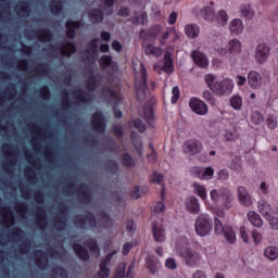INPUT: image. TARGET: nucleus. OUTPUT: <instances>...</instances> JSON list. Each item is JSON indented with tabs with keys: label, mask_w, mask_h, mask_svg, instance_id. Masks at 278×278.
<instances>
[{
	"label": "nucleus",
	"mask_w": 278,
	"mask_h": 278,
	"mask_svg": "<svg viewBox=\"0 0 278 278\" xmlns=\"http://www.w3.org/2000/svg\"><path fill=\"white\" fill-rule=\"evenodd\" d=\"M141 116L144 118L146 123H151L153 118H155L153 106H151L150 104H144L143 113L141 114Z\"/></svg>",
	"instance_id": "obj_40"
},
{
	"label": "nucleus",
	"mask_w": 278,
	"mask_h": 278,
	"mask_svg": "<svg viewBox=\"0 0 278 278\" xmlns=\"http://www.w3.org/2000/svg\"><path fill=\"white\" fill-rule=\"evenodd\" d=\"M78 200L85 205L92 203V193H90V187L87 184H81L77 190Z\"/></svg>",
	"instance_id": "obj_12"
},
{
	"label": "nucleus",
	"mask_w": 278,
	"mask_h": 278,
	"mask_svg": "<svg viewBox=\"0 0 278 278\" xmlns=\"http://www.w3.org/2000/svg\"><path fill=\"white\" fill-rule=\"evenodd\" d=\"M35 73L37 75H48L49 74V64L40 63L35 67Z\"/></svg>",
	"instance_id": "obj_52"
},
{
	"label": "nucleus",
	"mask_w": 278,
	"mask_h": 278,
	"mask_svg": "<svg viewBox=\"0 0 278 278\" xmlns=\"http://www.w3.org/2000/svg\"><path fill=\"white\" fill-rule=\"evenodd\" d=\"M214 51H216L217 55H220L222 58L227 53L238 55V53L242 51V43L238 39H232L229 41L228 49L223 46H215Z\"/></svg>",
	"instance_id": "obj_9"
},
{
	"label": "nucleus",
	"mask_w": 278,
	"mask_h": 278,
	"mask_svg": "<svg viewBox=\"0 0 278 278\" xmlns=\"http://www.w3.org/2000/svg\"><path fill=\"white\" fill-rule=\"evenodd\" d=\"M230 105L233 110H242V97L237 94L232 96L230 98Z\"/></svg>",
	"instance_id": "obj_49"
},
{
	"label": "nucleus",
	"mask_w": 278,
	"mask_h": 278,
	"mask_svg": "<svg viewBox=\"0 0 278 278\" xmlns=\"http://www.w3.org/2000/svg\"><path fill=\"white\" fill-rule=\"evenodd\" d=\"M202 99L204 101H207L210 105H216V98L214 97V93L210 90H204L202 93Z\"/></svg>",
	"instance_id": "obj_50"
},
{
	"label": "nucleus",
	"mask_w": 278,
	"mask_h": 278,
	"mask_svg": "<svg viewBox=\"0 0 278 278\" xmlns=\"http://www.w3.org/2000/svg\"><path fill=\"white\" fill-rule=\"evenodd\" d=\"M104 166L109 173H112V175H116V173H118V163L114 160L105 161Z\"/></svg>",
	"instance_id": "obj_46"
},
{
	"label": "nucleus",
	"mask_w": 278,
	"mask_h": 278,
	"mask_svg": "<svg viewBox=\"0 0 278 278\" xmlns=\"http://www.w3.org/2000/svg\"><path fill=\"white\" fill-rule=\"evenodd\" d=\"M98 216L100 217V227L102 229H112L113 223L112 217L105 211H100Z\"/></svg>",
	"instance_id": "obj_30"
},
{
	"label": "nucleus",
	"mask_w": 278,
	"mask_h": 278,
	"mask_svg": "<svg viewBox=\"0 0 278 278\" xmlns=\"http://www.w3.org/2000/svg\"><path fill=\"white\" fill-rule=\"evenodd\" d=\"M29 12H31V9L29 8V2H22V4L18 7V12L21 16H29Z\"/></svg>",
	"instance_id": "obj_51"
},
{
	"label": "nucleus",
	"mask_w": 278,
	"mask_h": 278,
	"mask_svg": "<svg viewBox=\"0 0 278 278\" xmlns=\"http://www.w3.org/2000/svg\"><path fill=\"white\" fill-rule=\"evenodd\" d=\"M71 247L78 260H81V262L90 261V252L81 243L73 242Z\"/></svg>",
	"instance_id": "obj_14"
},
{
	"label": "nucleus",
	"mask_w": 278,
	"mask_h": 278,
	"mask_svg": "<svg viewBox=\"0 0 278 278\" xmlns=\"http://www.w3.org/2000/svg\"><path fill=\"white\" fill-rule=\"evenodd\" d=\"M191 58L197 66L200 68H207V64H210V62L207 61L205 53L199 50H193L191 52Z\"/></svg>",
	"instance_id": "obj_22"
},
{
	"label": "nucleus",
	"mask_w": 278,
	"mask_h": 278,
	"mask_svg": "<svg viewBox=\"0 0 278 278\" xmlns=\"http://www.w3.org/2000/svg\"><path fill=\"white\" fill-rule=\"evenodd\" d=\"M214 227L217 236H224L229 244H236V231L233 228L223 226V222L218 217H215Z\"/></svg>",
	"instance_id": "obj_6"
},
{
	"label": "nucleus",
	"mask_w": 278,
	"mask_h": 278,
	"mask_svg": "<svg viewBox=\"0 0 278 278\" xmlns=\"http://www.w3.org/2000/svg\"><path fill=\"white\" fill-rule=\"evenodd\" d=\"M144 53L146 55H152L153 58H161L162 48L149 43L144 47Z\"/></svg>",
	"instance_id": "obj_36"
},
{
	"label": "nucleus",
	"mask_w": 278,
	"mask_h": 278,
	"mask_svg": "<svg viewBox=\"0 0 278 278\" xmlns=\"http://www.w3.org/2000/svg\"><path fill=\"white\" fill-rule=\"evenodd\" d=\"M36 225L38 229H47L48 219L47 211L42 206H37L36 208Z\"/></svg>",
	"instance_id": "obj_23"
},
{
	"label": "nucleus",
	"mask_w": 278,
	"mask_h": 278,
	"mask_svg": "<svg viewBox=\"0 0 278 278\" xmlns=\"http://www.w3.org/2000/svg\"><path fill=\"white\" fill-rule=\"evenodd\" d=\"M87 16L92 25H99L100 23H103L105 13H103V10L101 9L92 8L88 11Z\"/></svg>",
	"instance_id": "obj_19"
},
{
	"label": "nucleus",
	"mask_w": 278,
	"mask_h": 278,
	"mask_svg": "<svg viewBox=\"0 0 278 278\" xmlns=\"http://www.w3.org/2000/svg\"><path fill=\"white\" fill-rule=\"evenodd\" d=\"M200 14L204 21L212 23L216 18V13L213 7H205L200 11Z\"/></svg>",
	"instance_id": "obj_34"
},
{
	"label": "nucleus",
	"mask_w": 278,
	"mask_h": 278,
	"mask_svg": "<svg viewBox=\"0 0 278 278\" xmlns=\"http://www.w3.org/2000/svg\"><path fill=\"white\" fill-rule=\"evenodd\" d=\"M112 56L110 55H102L100 59V65L102 68H109V66H112Z\"/></svg>",
	"instance_id": "obj_59"
},
{
	"label": "nucleus",
	"mask_w": 278,
	"mask_h": 278,
	"mask_svg": "<svg viewBox=\"0 0 278 278\" xmlns=\"http://www.w3.org/2000/svg\"><path fill=\"white\" fill-rule=\"evenodd\" d=\"M132 127H135V129H138V131H140V134H144L147 131V124H144V122H142V119H140V118L134 119Z\"/></svg>",
	"instance_id": "obj_54"
},
{
	"label": "nucleus",
	"mask_w": 278,
	"mask_h": 278,
	"mask_svg": "<svg viewBox=\"0 0 278 278\" xmlns=\"http://www.w3.org/2000/svg\"><path fill=\"white\" fill-rule=\"evenodd\" d=\"M85 247L89 249L90 253H99V243H97V239L94 238L85 241Z\"/></svg>",
	"instance_id": "obj_47"
},
{
	"label": "nucleus",
	"mask_w": 278,
	"mask_h": 278,
	"mask_svg": "<svg viewBox=\"0 0 278 278\" xmlns=\"http://www.w3.org/2000/svg\"><path fill=\"white\" fill-rule=\"evenodd\" d=\"M189 108H191L192 112L199 116H205V114L210 112L207 104L199 98H191L189 101Z\"/></svg>",
	"instance_id": "obj_10"
},
{
	"label": "nucleus",
	"mask_w": 278,
	"mask_h": 278,
	"mask_svg": "<svg viewBox=\"0 0 278 278\" xmlns=\"http://www.w3.org/2000/svg\"><path fill=\"white\" fill-rule=\"evenodd\" d=\"M35 264L41 270L47 269L49 266V258H47V253L42 250H36L34 254Z\"/></svg>",
	"instance_id": "obj_20"
},
{
	"label": "nucleus",
	"mask_w": 278,
	"mask_h": 278,
	"mask_svg": "<svg viewBox=\"0 0 278 278\" xmlns=\"http://www.w3.org/2000/svg\"><path fill=\"white\" fill-rule=\"evenodd\" d=\"M88 223L91 229H97V216L90 211H88L86 215H76L74 217V225L75 227H78V229H85Z\"/></svg>",
	"instance_id": "obj_7"
},
{
	"label": "nucleus",
	"mask_w": 278,
	"mask_h": 278,
	"mask_svg": "<svg viewBox=\"0 0 278 278\" xmlns=\"http://www.w3.org/2000/svg\"><path fill=\"white\" fill-rule=\"evenodd\" d=\"M216 21L218 25H222V27H225V25L229 22V15L227 14V11L220 10L217 13Z\"/></svg>",
	"instance_id": "obj_45"
},
{
	"label": "nucleus",
	"mask_w": 278,
	"mask_h": 278,
	"mask_svg": "<svg viewBox=\"0 0 278 278\" xmlns=\"http://www.w3.org/2000/svg\"><path fill=\"white\" fill-rule=\"evenodd\" d=\"M65 27H66V37L70 40H73L75 38V36H77L76 29H79L81 27V22L80 21H71L68 20L65 23Z\"/></svg>",
	"instance_id": "obj_26"
},
{
	"label": "nucleus",
	"mask_w": 278,
	"mask_h": 278,
	"mask_svg": "<svg viewBox=\"0 0 278 278\" xmlns=\"http://www.w3.org/2000/svg\"><path fill=\"white\" fill-rule=\"evenodd\" d=\"M2 214H4L7 218H9L5 220L8 225H14V213H12V211L9 207H3Z\"/></svg>",
	"instance_id": "obj_58"
},
{
	"label": "nucleus",
	"mask_w": 278,
	"mask_h": 278,
	"mask_svg": "<svg viewBox=\"0 0 278 278\" xmlns=\"http://www.w3.org/2000/svg\"><path fill=\"white\" fill-rule=\"evenodd\" d=\"M270 55V47L267 43H258L255 51L256 62L263 64Z\"/></svg>",
	"instance_id": "obj_15"
},
{
	"label": "nucleus",
	"mask_w": 278,
	"mask_h": 278,
	"mask_svg": "<svg viewBox=\"0 0 278 278\" xmlns=\"http://www.w3.org/2000/svg\"><path fill=\"white\" fill-rule=\"evenodd\" d=\"M98 277L108 278L110 277V267L105 263H100V269L98 271Z\"/></svg>",
	"instance_id": "obj_56"
},
{
	"label": "nucleus",
	"mask_w": 278,
	"mask_h": 278,
	"mask_svg": "<svg viewBox=\"0 0 278 278\" xmlns=\"http://www.w3.org/2000/svg\"><path fill=\"white\" fill-rule=\"evenodd\" d=\"M185 34L188 38H199V34H201V29L199 28V25L195 24H188L185 27Z\"/></svg>",
	"instance_id": "obj_33"
},
{
	"label": "nucleus",
	"mask_w": 278,
	"mask_h": 278,
	"mask_svg": "<svg viewBox=\"0 0 278 278\" xmlns=\"http://www.w3.org/2000/svg\"><path fill=\"white\" fill-rule=\"evenodd\" d=\"M204 81L212 91L213 94L216 97H227L233 92V80L231 78H224L223 80H216V76L212 74H207L204 77Z\"/></svg>",
	"instance_id": "obj_1"
},
{
	"label": "nucleus",
	"mask_w": 278,
	"mask_h": 278,
	"mask_svg": "<svg viewBox=\"0 0 278 278\" xmlns=\"http://www.w3.org/2000/svg\"><path fill=\"white\" fill-rule=\"evenodd\" d=\"M175 68V62L173 61V54L170 52H166L164 55V66L163 70L165 73H173Z\"/></svg>",
	"instance_id": "obj_35"
},
{
	"label": "nucleus",
	"mask_w": 278,
	"mask_h": 278,
	"mask_svg": "<svg viewBox=\"0 0 278 278\" xmlns=\"http://www.w3.org/2000/svg\"><path fill=\"white\" fill-rule=\"evenodd\" d=\"M73 53H77V46L73 41H67L64 47L61 48V55L64 58H71Z\"/></svg>",
	"instance_id": "obj_32"
},
{
	"label": "nucleus",
	"mask_w": 278,
	"mask_h": 278,
	"mask_svg": "<svg viewBox=\"0 0 278 278\" xmlns=\"http://www.w3.org/2000/svg\"><path fill=\"white\" fill-rule=\"evenodd\" d=\"M257 208L260 214H262L266 220H270V218H273V208L270 207V204H268V202L265 200L258 201Z\"/></svg>",
	"instance_id": "obj_27"
},
{
	"label": "nucleus",
	"mask_w": 278,
	"mask_h": 278,
	"mask_svg": "<svg viewBox=\"0 0 278 278\" xmlns=\"http://www.w3.org/2000/svg\"><path fill=\"white\" fill-rule=\"evenodd\" d=\"M185 206L189 214H199V212H201V204L199 203V199H197V197L187 198Z\"/></svg>",
	"instance_id": "obj_25"
},
{
	"label": "nucleus",
	"mask_w": 278,
	"mask_h": 278,
	"mask_svg": "<svg viewBox=\"0 0 278 278\" xmlns=\"http://www.w3.org/2000/svg\"><path fill=\"white\" fill-rule=\"evenodd\" d=\"M240 12L244 18H253L255 16V12L251 9V4H242L240 7Z\"/></svg>",
	"instance_id": "obj_44"
},
{
	"label": "nucleus",
	"mask_w": 278,
	"mask_h": 278,
	"mask_svg": "<svg viewBox=\"0 0 278 278\" xmlns=\"http://www.w3.org/2000/svg\"><path fill=\"white\" fill-rule=\"evenodd\" d=\"M152 233L155 242H164L166 240V230L157 222L152 223Z\"/></svg>",
	"instance_id": "obj_21"
},
{
	"label": "nucleus",
	"mask_w": 278,
	"mask_h": 278,
	"mask_svg": "<svg viewBox=\"0 0 278 278\" xmlns=\"http://www.w3.org/2000/svg\"><path fill=\"white\" fill-rule=\"evenodd\" d=\"M74 97L76 101H79V103H90V101L94 99V96L88 93V91H84V89L74 91Z\"/></svg>",
	"instance_id": "obj_29"
},
{
	"label": "nucleus",
	"mask_w": 278,
	"mask_h": 278,
	"mask_svg": "<svg viewBox=\"0 0 278 278\" xmlns=\"http://www.w3.org/2000/svg\"><path fill=\"white\" fill-rule=\"evenodd\" d=\"M212 229H214V224L210 215L201 214L198 216L195 220V233H198V236H201L202 238L210 236V233H212Z\"/></svg>",
	"instance_id": "obj_5"
},
{
	"label": "nucleus",
	"mask_w": 278,
	"mask_h": 278,
	"mask_svg": "<svg viewBox=\"0 0 278 278\" xmlns=\"http://www.w3.org/2000/svg\"><path fill=\"white\" fill-rule=\"evenodd\" d=\"M99 42H101L99 38H93L87 43L88 49L85 50L87 60H94L99 55Z\"/></svg>",
	"instance_id": "obj_18"
},
{
	"label": "nucleus",
	"mask_w": 278,
	"mask_h": 278,
	"mask_svg": "<svg viewBox=\"0 0 278 278\" xmlns=\"http://www.w3.org/2000/svg\"><path fill=\"white\" fill-rule=\"evenodd\" d=\"M172 94H173L172 103L175 104V103H177V101H179V97H181V92L179 91V87H177V86L174 87L172 89Z\"/></svg>",
	"instance_id": "obj_63"
},
{
	"label": "nucleus",
	"mask_w": 278,
	"mask_h": 278,
	"mask_svg": "<svg viewBox=\"0 0 278 278\" xmlns=\"http://www.w3.org/2000/svg\"><path fill=\"white\" fill-rule=\"evenodd\" d=\"M39 94L41 99H49V97H51V91L49 90V87L47 85H43L39 88Z\"/></svg>",
	"instance_id": "obj_62"
},
{
	"label": "nucleus",
	"mask_w": 278,
	"mask_h": 278,
	"mask_svg": "<svg viewBox=\"0 0 278 278\" xmlns=\"http://www.w3.org/2000/svg\"><path fill=\"white\" fill-rule=\"evenodd\" d=\"M251 122L254 125H260V124L264 123V115L262 113H260L258 111H254V112H252V115H251Z\"/></svg>",
	"instance_id": "obj_53"
},
{
	"label": "nucleus",
	"mask_w": 278,
	"mask_h": 278,
	"mask_svg": "<svg viewBox=\"0 0 278 278\" xmlns=\"http://www.w3.org/2000/svg\"><path fill=\"white\" fill-rule=\"evenodd\" d=\"M191 175L198 179H212L214 177V168L212 167H193Z\"/></svg>",
	"instance_id": "obj_17"
},
{
	"label": "nucleus",
	"mask_w": 278,
	"mask_h": 278,
	"mask_svg": "<svg viewBox=\"0 0 278 278\" xmlns=\"http://www.w3.org/2000/svg\"><path fill=\"white\" fill-rule=\"evenodd\" d=\"M210 197L215 205H220L225 210H231L233 207V194L227 188L213 189L210 192Z\"/></svg>",
	"instance_id": "obj_3"
},
{
	"label": "nucleus",
	"mask_w": 278,
	"mask_h": 278,
	"mask_svg": "<svg viewBox=\"0 0 278 278\" xmlns=\"http://www.w3.org/2000/svg\"><path fill=\"white\" fill-rule=\"evenodd\" d=\"M139 79L135 83V92L137 99H144L147 97V90H149V83H147V67H144V63L140 64L139 71Z\"/></svg>",
	"instance_id": "obj_4"
},
{
	"label": "nucleus",
	"mask_w": 278,
	"mask_h": 278,
	"mask_svg": "<svg viewBox=\"0 0 278 278\" xmlns=\"http://www.w3.org/2000/svg\"><path fill=\"white\" fill-rule=\"evenodd\" d=\"M264 255L267 257V260L275 262V260L278 257V248L273 245L267 247L264 251Z\"/></svg>",
	"instance_id": "obj_42"
},
{
	"label": "nucleus",
	"mask_w": 278,
	"mask_h": 278,
	"mask_svg": "<svg viewBox=\"0 0 278 278\" xmlns=\"http://www.w3.org/2000/svg\"><path fill=\"white\" fill-rule=\"evenodd\" d=\"M238 199L241 205H244V207H251L253 205V199L244 187H238Z\"/></svg>",
	"instance_id": "obj_24"
},
{
	"label": "nucleus",
	"mask_w": 278,
	"mask_h": 278,
	"mask_svg": "<svg viewBox=\"0 0 278 278\" xmlns=\"http://www.w3.org/2000/svg\"><path fill=\"white\" fill-rule=\"evenodd\" d=\"M126 268L127 265L125 263L119 264L115 269L113 278H125Z\"/></svg>",
	"instance_id": "obj_55"
},
{
	"label": "nucleus",
	"mask_w": 278,
	"mask_h": 278,
	"mask_svg": "<svg viewBox=\"0 0 278 278\" xmlns=\"http://www.w3.org/2000/svg\"><path fill=\"white\" fill-rule=\"evenodd\" d=\"M122 164L123 166L134 168V166H136V161L131 157L129 153H124L122 155Z\"/></svg>",
	"instance_id": "obj_48"
},
{
	"label": "nucleus",
	"mask_w": 278,
	"mask_h": 278,
	"mask_svg": "<svg viewBox=\"0 0 278 278\" xmlns=\"http://www.w3.org/2000/svg\"><path fill=\"white\" fill-rule=\"evenodd\" d=\"M267 126L269 129H275L277 127V117H275V115H268Z\"/></svg>",
	"instance_id": "obj_64"
},
{
	"label": "nucleus",
	"mask_w": 278,
	"mask_h": 278,
	"mask_svg": "<svg viewBox=\"0 0 278 278\" xmlns=\"http://www.w3.org/2000/svg\"><path fill=\"white\" fill-rule=\"evenodd\" d=\"M53 275H58L59 277H63V278H68V271H66V268H64L63 266H55L52 269Z\"/></svg>",
	"instance_id": "obj_57"
},
{
	"label": "nucleus",
	"mask_w": 278,
	"mask_h": 278,
	"mask_svg": "<svg viewBox=\"0 0 278 278\" xmlns=\"http://www.w3.org/2000/svg\"><path fill=\"white\" fill-rule=\"evenodd\" d=\"M146 266L151 275H155V273H157V266H160V261L156 257H148Z\"/></svg>",
	"instance_id": "obj_38"
},
{
	"label": "nucleus",
	"mask_w": 278,
	"mask_h": 278,
	"mask_svg": "<svg viewBox=\"0 0 278 278\" xmlns=\"http://www.w3.org/2000/svg\"><path fill=\"white\" fill-rule=\"evenodd\" d=\"M248 220H250L253 227H263L264 225V220H262V217L260 216V214L253 211L248 213Z\"/></svg>",
	"instance_id": "obj_37"
},
{
	"label": "nucleus",
	"mask_w": 278,
	"mask_h": 278,
	"mask_svg": "<svg viewBox=\"0 0 278 278\" xmlns=\"http://www.w3.org/2000/svg\"><path fill=\"white\" fill-rule=\"evenodd\" d=\"M164 181V176L157 172H154L151 176V184H159V186H162V182Z\"/></svg>",
	"instance_id": "obj_61"
},
{
	"label": "nucleus",
	"mask_w": 278,
	"mask_h": 278,
	"mask_svg": "<svg viewBox=\"0 0 278 278\" xmlns=\"http://www.w3.org/2000/svg\"><path fill=\"white\" fill-rule=\"evenodd\" d=\"M103 83V76L101 75H94V72H90V76L86 80V88L89 90V92H94L99 86Z\"/></svg>",
	"instance_id": "obj_16"
},
{
	"label": "nucleus",
	"mask_w": 278,
	"mask_h": 278,
	"mask_svg": "<svg viewBox=\"0 0 278 278\" xmlns=\"http://www.w3.org/2000/svg\"><path fill=\"white\" fill-rule=\"evenodd\" d=\"M50 10L52 14H62V12L64 11V3L62 2V0H52L50 4Z\"/></svg>",
	"instance_id": "obj_41"
},
{
	"label": "nucleus",
	"mask_w": 278,
	"mask_h": 278,
	"mask_svg": "<svg viewBox=\"0 0 278 278\" xmlns=\"http://www.w3.org/2000/svg\"><path fill=\"white\" fill-rule=\"evenodd\" d=\"M248 84L255 90L262 88V75L256 71H252L248 74Z\"/></svg>",
	"instance_id": "obj_28"
},
{
	"label": "nucleus",
	"mask_w": 278,
	"mask_h": 278,
	"mask_svg": "<svg viewBox=\"0 0 278 278\" xmlns=\"http://www.w3.org/2000/svg\"><path fill=\"white\" fill-rule=\"evenodd\" d=\"M203 150V143L197 139H189L185 141L182 146L184 153H188L189 155H197L198 153H201Z\"/></svg>",
	"instance_id": "obj_11"
},
{
	"label": "nucleus",
	"mask_w": 278,
	"mask_h": 278,
	"mask_svg": "<svg viewBox=\"0 0 278 278\" xmlns=\"http://www.w3.org/2000/svg\"><path fill=\"white\" fill-rule=\"evenodd\" d=\"M62 105H63V110H70L71 108V99L68 98V92L66 90L62 91Z\"/></svg>",
	"instance_id": "obj_60"
},
{
	"label": "nucleus",
	"mask_w": 278,
	"mask_h": 278,
	"mask_svg": "<svg viewBox=\"0 0 278 278\" xmlns=\"http://www.w3.org/2000/svg\"><path fill=\"white\" fill-rule=\"evenodd\" d=\"M91 127L96 134H105L108 129V119H105V115L101 111H96L91 115Z\"/></svg>",
	"instance_id": "obj_8"
},
{
	"label": "nucleus",
	"mask_w": 278,
	"mask_h": 278,
	"mask_svg": "<svg viewBox=\"0 0 278 278\" xmlns=\"http://www.w3.org/2000/svg\"><path fill=\"white\" fill-rule=\"evenodd\" d=\"M193 190L194 194H197V197H200L202 201H205L207 199V190L205 189V186L199 182H193Z\"/></svg>",
	"instance_id": "obj_39"
},
{
	"label": "nucleus",
	"mask_w": 278,
	"mask_h": 278,
	"mask_svg": "<svg viewBox=\"0 0 278 278\" xmlns=\"http://www.w3.org/2000/svg\"><path fill=\"white\" fill-rule=\"evenodd\" d=\"M230 33L235 34V36H238L239 34H242L244 31V24L242 23V20L235 18L230 22Z\"/></svg>",
	"instance_id": "obj_31"
},
{
	"label": "nucleus",
	"mask_w": 278,
	"mask_h": 278,
	"mask_svg": "<svg viewBox=\"0 0 278 278\" xmlns=\"http://www.w3.org/2000/svg\"><path fill=\"white\" fill-rule=\"evenodd\" d=\"M101 94L104 97V99H116L118 101V94H116V91L112 89V87H103L101 89Z\"/></svg>",
	"instance_id": "obj_43"
},
{
	"label": "nucleus",
	"mask_w": 278,
	"mask_h": 278,
	"mask_svg": "<svg viewBox=\"0 0 278 278\" xmlns=\"http://www.w3.org/2000/svg\"><path fill=\"white\" fill-rule=\"evenodd\" d=\"M29 36H36L39 42H51L53 40V33L49 28L33 29L30 34H26V38H29Z\"/></svg>",
	"instance_id": "obj_13"
},
{
	"label": "nucleus",
	"mask_w": 278,
	"mask_h": 278,
	"mask_svg": "<svg viewBox=\"0 0 278 278\" xmlns=\"http://www.w3.org/2000/svg\"><path fill=\"white\" fill-rule=\"evenodd\" d=\"M182 242L185 247H177L176 249L178 255H180L182 260H185L187 266H190L191 268L199 266V264H201V261L203 260L201 253L188 247L187 238H182Z\"/></svg>",
	"instance_id": "obj_2"
}]
</instances>
